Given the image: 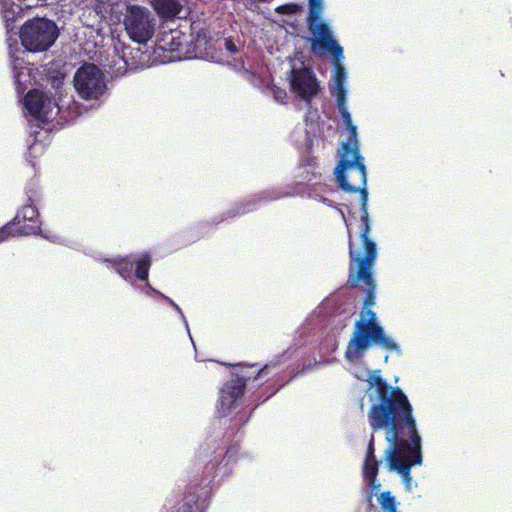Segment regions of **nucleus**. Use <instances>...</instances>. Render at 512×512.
<instances>
[{"instance_id":"obj_1","label":"nucleus","mask_w":512,"mask_h":512,"mask_svg":"<svg viewBox=\"0 0 512 512\" xmlns=\"http://www.w3.org/2000/svg\"><path fill=\"white\" fill-rule=\"evenodd\" d=\"M365 380L376 400L368 413L369 425L373 431L385 430L386 463L390 471L401 475L406 489L410 490V470L422 464L421 437L412 405L401 389L392 388L381 379L379 371L369 372Z\"/></svg>"},{"instance_id":"obj_2","label":"nucleus","mask_w":512,"mask_h":512,"mask_svg":"<svg viewBox=\"0 0 512 512\" xmlns=\"http://www.w3.org/2000/svg\"><path fill=\"white\" fill-rule=\"evenodd\" d=\"M339 213L344 220L349 236V255L351 262L355 263L356 271L350 273L349 283L352 286L362 282L365 287L366 297L364 307L359 319L355 323L353 334L348 342L345 358L349 362L358 361L372 346L378 345L386 350L401 354V349L394 339L385 334L382 326L377 322V316L370 309L375 304V282L372 277V268L377 258L376 243L369 236L360 238L362 248H353L351 231L342 210Z\"/></svg>"},{"instance_id":"obj_3","label":"nucleus","mask_w":512,"mask_h":512,"mask_svg":"<svg viewBox=\"0 0 512 512\" xmlns=\"http://www.w3.org/2000/svg\"><path fill=\"white\" fill-rule=\"evenodd\" d=\"M331 95L335 98L337 109L343 123L350 134L347 143H343L340 161L335 168V177L339 187L346 192H359L361 201V234L360 238L369 236L370 221L368 213L367 172L364 158L360 155L357 140V127L352 122L347 105V83L342 84L343 97L341 99L335 84H329Z\"/></svg>"},{"instance_id":"obj_4","label":"nucleus","mask_w":512,"mask_h":512,"mask_svg":"<svg viewBox=\"0 0 512 512\" xmlns=\"http://www.w3.org/2000/svg\"><path fill=\"white\" fill-rule=\"evenodd\" d=\"M323 0H309L308 27L312 34L311 48L314 52L328 54L332 58L333 72L329 84H335L343 97L342 84L347 83L348 73L343 65L344 51L334 39L330 26L322 19Z\"/></svg>"},{"instance_id":"obj_5","label":"nucleus","mask_w":512,"mask_h":512,"mask_svg":"<svg viewBox=\"0 0 512 512\" xmlns=\"http://www.w3.org/2000/svg\"><path fill=\"white\" fill-rule=\"evenodd\" d=\"M58 37L56 24L45 18H34L25 22L20 31L23 47L29 52L49 49Z\"/></svg>"},{"instance_id":"obj_6","label":"nucleus","mask_w":512,"mask_h":512,"mask_svg":"<svg viewBox=\"0 0 512 512\" xmlns=\"http://www.w3.org/2000/svg\"><path fill=\"white\" fill-rule=\"evenodd\" d=\"M123 24L131 40L145 44L153 37L156 31L157 19L153 12L146 7L128 5Z\"/></svg>"},{"instance_id":"obj_7","label":"nucleus","mask_w":512,"mask_h":512,"mask_svg":"<svg viewBox=\"0 0 512 512\" xmlns=\"http://www.w3.org/2000/svg\"><path fill=\"white\" fill-rule=\"evenodd\" d=\"M73 82L76 92L85 100L100 99L107 90L105 75L95 64L82 65Z\"/></svg>"},{"instance_id":"obj_8","label":"nucleus","mask_w":512,"mask_h":512,"mask_svg":"<svg viewBox=\"0 0 512 512\" xmlns=\"http://www.w3.org/2000/svg\"><path fill=\"white\" fill-rule=\"evenodd\" d=\"M289 82L291 91L308 104L320 91L314 72L301 61H292Z\"/></svg>"},{"instance_id":"obj_9","label":"nucleus","mask_w":512,"mask_h":512,"mask_svg":"<svg viewBox=\"0 0 512 512\" xmlns=\"http://www.w3.org/2000/svg\"><path fill=\"white\" fill-rule=\"evenodd\" d=\"M40 231L38 210L32 204H27L17 213L14 220L0 228V242L10 236L34 235Z\"/></svg>"},{"instance_id":"obj_10","label":"nucleus","mask_w":512,"mask_h":512,"mask_svg":"<svg viewBox=\"0 0 512 512\" xmlns=\"http://www.w3.org/2000/svg\"><path fill=\"white\" fill-rule=\"evenodd\" d=\"M24 107L31 117L41 122L53 120L61 109L57 102L36 89L26 94Z\"/></svg>"},{"instance_id":"obj_11","label":"nucleus","mask_w":512,"mask_h":512,"mask_svg":"<svg viewBox=\"0 0 512 512\" xmlns=\"http://www.w3.org/2000/svg\"><path fill=\"white\" fill-rule=\"evenodd\" d=\"M103 261L111 263L116 272L126 281L132 279L134 265H136V277L142 281L148 280V271L151 266V259L148 254H143L139 258L129 256L125 258L104 259Z\"/></svg>"},{"instance_id":"obj_12","label":"nucleus","mask_w":512,"mask_h":512,"mask_svg":"<svg viewBox=\"0 0 512 512\" xmlns=\"http://www.w3.org/2000/svg\"><path fill=\"white\" fill-rule=\"evenodd\" d=\"M248 379L249 376L245 372H241L223 386L217 405L220 414L226 415L231 411L237 400L242 396Z\"/></svg>"},{"instance_id":"obj_13","label":"nucleus","mask_w":512,"mask_h":512,"mask_svg":"<svg viewBox=\"0 0 512 512\" xmlns=\"http://www.w3.org/2000/svg\"><path fill=\"white\" fill-rule=\"evenodd\" d=\"M11 67L14 71V81L19 94L23 93L32 81V69L25 61L26 51L17 48L15 51L10 47L9 51Z\"/></svg>"},{"instance_id":"obj_14","label":"nucleus","mask_w":512,"mask_h":512,"mask_svg":"<svg viewBox=\"0 0 512 512\" xmlns=\"http://www.w3.org/2000/svg\"><path fill=\"white\" fill-rule=\"evenodd\" d=\"M210 446L202 447L200 450V457L203 459L209 458L207 469L214 471V478L220 476L224 477L229 473L228 464L234 456L232 450L224 452L222 447H216L210 453Z\"/></svg>"},{"instance_id":"obj_15","label":"nucleus","mask_w":512,"mask_h":512,"mask_svg":"<svg viewBox=\"0 0 512 512\" xmlns=\"http://www.w3.org/2000/svg\"><path fill=\"white\" fill-rule=\"evenodd\" d=\"M378 461L374 455V436L372 435L368 444L365 461L363 464V477L366 485L371 489V495L379 490L380 484L377 483Z\"/></svg>"},{"instance_id":"obj_16","label":"nucleus","mask_w":512,"mask_h":512,"mask_svg":"<svg viewBox=\"0 0 512 512\" xmlns=\"http://www.w3.org/2000/svg\"><path fill=\"white\" fill-rule=\"evenodd\" d=\"M152 5L163 18H184L187 15V9L180 0H152Z\"/></svg>"},{"instance_id":"obj_17","label":"nucleus","mask_w":512,"mask_h":512,"mask_svg":"<svg viewBox=\"0 0 512 512\" xmlns=\"http://www.w3.org/2000/svg\"><path fill=\"white\" fill-rule=\"evenodd\" d=\"M0 7L6 23L13 22L22 12L21 5L15 0H0Z\"/></svg>"},{"instance_id":"obj_18","label":"nucleus","mask_w":512,"mask_h":512,"mask_svg":"<svg viewBox=\"0 0 512 512\" xmlns=\"http://www.w3.org/2000/svg\"><path fill=\"white\" fill-rule=\"evenodd\" d=\"M180 34L181 32L178 30H172L169 33H165L162 38L163 44L161 47L170 51L179 50L182 45Z\"/></svg>"},{"instance_id":"obj_19","label":"nucleus","mask_w":512,"mask_h":512,"mask_svg":"<svg viewBox=\"0 0 512 512\" xmlns=\"http://www.w3.org/2000/svg\"><path fill=\"white\" fill-rule=\"evenodd\" d=\"M378 503L381 508V512H401L398 509V503L391 492H382L378 497Z\"/></svg>"},{"instance_id":"obj_20","label":"nucleus","mask_w":512,"mask_h":512,"mask_svg":"<svg viewBox=\"0 0 512 512\" xmlns=\"http://www.w3.org/2000/svg\"><path fill=\"white\" fill-rule=\"evenodd\" d=\"M148 287L151 292L159 295L162 299H164L168 304H170L175 309V311L179 314L181 320L183 321L185 327L188 329V322H187L181 308L171 298H169V297L165 296L164 294L160 293L159 291L155 290L149 284H148Z\"/></svg>"},{"instance_id":"obj_21","label":"nucleus","mask_w":512,"mask_h":512,"mask_svg":"<svg viewBox=\"0 0 512 512\" xmlns=\"http://www.w3.org/2000/svg\"><path fill=\"white\" fill-rule=\"evenodd\" d=\"M267 89L277 103H286L288 95L285 89L277 87L276 85L269 86Z\"/></svg>"},{"instance_id":"obj_22","label":"nucleus","mask_w":512,"mask_h":512,"mask_svg":"<svg viewBox=\"0 0 512 512\" xmlns=\"http://www.w3.org/2000/svg\"><path fill=\"white\" fill-rule=\"evenodd\" d=\"M256 204L252 201H248L245 203H241L235 206L232 210L229 211L230 216L242 215L247 212L252 211L255 208Z\"/></svg>"},{"instance_id":"obj_23","label":"nucleus","mask_w":512,"mask_h":512,"mask_svg":"<svg viewBox=\"0 0 512 512\" xmlns=\"http://www.w3.org/2000/svg\"><path fill=\"white\" fill-rule=\"evenodd\" d=\"M284 194L280 192L273 191L271 194L269 192H263L259 195V198H263L265 200H274L283 197Z\"/></svg>"},{"instance_id":"obj_24","label":"nucleus","mask_w":512,"mask_h":512,"mask_svg":"<svg viewBox=\"0 0 512 512\" xmlns=\"http://www.w3.org/2000/svg\"><path fill=\"white\" fill-rule=\"evenodd\" d=\"M296 9H297V6L295 4H287V5H282V6L278 7L277 12L291 14V13H294L296 11Z\"/></svg>"},{"instance_id":"obj_25","label":"nucleus","mask_w":512,"mask_h":512,"mask_svg":"<svg viewBox=\"0 0 512 512\" xmlns=\"http://www.w3.org/2000/svg\"><path fill=\"white\" fill-rule=\"evenodd\" d=\"M38 233L41 234V236L49 241H52V242H57L59 240V237L55 234H53L52 232H49V231H38Z\"/></svg>"},{"instance_id":"obj_26","label":"nucleus","mask_w":512,"mask_h":512,"mask_svg":"<svg viewBox=\"0 0 512 512\" xmlns=\"http://www.w3.org/2000/svg\"><path fill=\"white\" fill-rule=\"evenodd\" d=\"M225 48L230 53L237 52V46L235 45V43L231 39H226L225 40Z\"/></svg>"},{"instance_id":"obj_27","label":"nucleus","mask_w":512,"mask_h":512,"mask_svg":"<svg viewBox=\"0 0 512 512\" xmlns=\"http://www.w3.org/2000/svg\"><path fill=\"white\" fill-rule=\"evenodd\" d=\"M276 364H267L265 365L261 370L258 371L257 373V376L255 377V380H257L258 378L259 379H262L266 374H267V370L271 367V366H275Z\"/></svg>"},{"instance_id":"obj_28","label":"nucleus","mask_w":512,"mask_h":512,"mask_svg":"<svg viewBox=\"0 0 512 512\" xmlns=\"http://www.w3.org/2000/svg\"><path fill=\"white\" fill-rule=\"evenodd\" d=\"M369 398H370V400H371V401H374V398H373V394H372V393H370V394H369Z\"/></svg>"},{"instance_id":"obj_29","label":"nucleus","mask_w":512,"mask_h":512,"mask_svg":"<svg viewBox=\"0 0 512 512\" xmlns=\"http://www.w3.org/2000/svg\"><path fill=\"white\" fill-rule=\"evenodd\" d=\"M323 202L330 205V202L327 199H323Z\"/></svg>"},{"instance_id":"obj_30","label":"nucleus","mask_w":512,"mask_h":512,"mask_svg":"<svg viewBox=\"0 0 512 512\" xmlns=\"http://www.w3.org/2000/svg\"><path fill=\"white\" fill-rule=\"evenodd\" d=\"M186 330H187V332L189 333V338H192V335H190L189 328H188V329L186 328Z\"/></svg>"},{"instance_id":"obj_31","label":"nucleus","mask_w":512,"mask_h":512,"mask_svg":"<svg viewBox=\"0 0 512 512\" xmlns=\"http://www.w3.org/2000/svg\"><path fill=\"white\" fill-rule=\"evenodd\" d=\"M356 377L359 378V379H363V377L360 376V375H356Z\"/></svg>"}]
</instances>
